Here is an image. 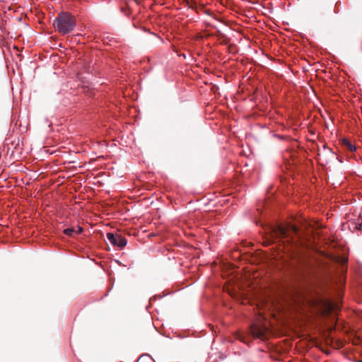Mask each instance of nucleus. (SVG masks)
Listing matches in <instances>:
<instances>
[{"label":"nucleus","mask_w":362,"mask_h":362,"mask_svg":"<svg viewBox=\"0 0 362 362\" xmlns=\"http://www.w3.org/2000/svg\"><path fill=\"white\" fill-rule=\"evenodd\" d=\"M75 18L68 13H61L54 21V28L62 34H66L74 30Z\"/></svg>","instance_id":"nucleus-1"},{"label":"nucleus","mask_w":362,"mask_h":362,"mask_svg":"<svg viewBox=\"0 0 362 362\" xmlns=\"http://www.w3.org/2000/svg\"><path fill=\"white\" fill-rule=\"evenodd\" d=\"M272 233V238H274L273 241H276V239L279 240L288 239L287 241L289 242L290 239L293 238L292 235L297 234L298 229L294 226L279 225L274 228Z\"/></svg>","instance_id":"nucleus-2"},{"label":"nucleus","mask_w":362,"mask_h":362,"mask_svg":"<svg viewBox=\"0 0 362 362\" xmlns=\"http://www.w3.org/2000/svg\"><path fill=\"white\" fill-rule=\"evenodd\" d=\"M107 238L112 245H117L119 247H124L127 245L126 239L118 234L115 235L113 233H108L107 234Z\"/></svg>","instance_id":"nucleus-3"},{"label":"nucleus","mask_w":362,"mask_h":362,"mask_svg":"<svg viewBox=\"0 0 362 362\" xmlns=\"http://www.w3.org/2000/svg\"><path fill=\"white\" fill-rule=\"evenodd\" d=\"M266 332L265 327H259L256 325H254L251 328V332L255 337L257 338H262L264 336Z\"/></svg>","instance_id":"nucleus-4"},{"label":"nucleus","mask_w":362,"mask_h":362,"mask_svg":"<svg viewBox=\"0 0 362 362\" xmlns=\"http://www.w3.org/2000/svg\"><path fill=\"white\" fill-rule=\"evenodd\" d=\"M341 144L350 152H354L356 151V146L354 144H352L348 139H343L341 141Z\"/></svg>","instance_id":"nucleus-5"},{"label":"nucleus","mask_w":362,"mask_h":362,"mask_svg":"<svg viewBox=\"0 0 362 362\" xmlns=\"http://www.w3.org/2000/svg\"><path fill=\"white\" fill-rule=\"evenodd\" d=\"M82 231V228L78 227L76 233L77 234L80 233ZM75 232V230L73 228H68L64 230V233L68 236H71L73 233Z\"/></svg>","instance_id":"nucleus-6"}]
</instances>
